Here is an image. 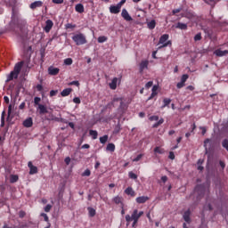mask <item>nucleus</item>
I'll list each match as a JSON object with an SVG mask.
<instances>
[{
  "mask_svg": "<svg viewBox=\"0 0 228 228\" xmlns=\"http://www.w3.org/2000/svg\"><path fill=\"white\" fill-rule=\"evenodd\" d=\"M11 26H15V35L20 38H26L28 37V22L26 20L19 18V14L15 12V8H12V20L10 22Z\"/></svg>",
  "mask_w": 228,
  "mask_h": 228,
  "instance_id": "1",
  "label": "nucleus"
},
{
  "mask_svg": "<svg viewBox=\"0 0 228 228\" xmlns=\"http://www.w3.org/2000/svg\"><path fill=\"white\" fill-rule=\"evenodd\" d=\"M211 186V183L209 180H207L202 184L196 185L194 191L198 193V199H202L204 195H209V187Z\"/></svg>",
  "mask_w": 228,
  "mask_h": 228,
  "instance_id": "2",
  "label": "nucleus"
},
{
  "mask_svg": "<svg viewBox=\"0 0 228 228\" xmlns=\"http://www.w3.org/2000/svg\"><path fill=\"white\" fill-rule=\"evenodd\" d=\"M22 67H24V61L16 63L13 70L7 76L6 82L8 83L13 81V79H17L20 74V70H22Z\"/></svg>",
  "mask_w": 228,
  "mask_h": 228,
  "instance_id": "3",
  "label": "nucleus"
},
{
  "mask_svg": "<svg viewBox=\"0 0 228 228\" xmlns=\"http://www.w3.org/2000/svg\"><path fill=\"white\" fill-rule=\"evenodd\" d=\"M143 216V211H138V209H134L132 215H126L125 216L126 222L131 224L133 221H139L140 217Z\"/></svg>",
  "mask_w": 228,
  "mask_h": 228,
  "instance_id": "4",
  "label": "nucleus"
},
{
  "mask_svg": "<svg viewBox=\"0 0 228 228\" xmlns=\"http://www.w3.org/2000/svg\"><path fill=\"white\" fill-rule=\"evenodd\" d=\"M72 40L75 42L76 45H85L87 42L86 37H85L83 33L74 35Z\"/></svg>",
  "mask_w": 228,
  "mask_h": 228,
  "instance_id": "5",
  "label": "nucleus"
},
{
  "mask_svg": "<svg viewBox=\"0 0 228 228\" xmlns=\"http://www.w3.org/2000/svg\"><path fill=\"white\" fill-rule=\"evenodd\" d=\"M169 38L168 34H164L160 37L159 44H162L160 47H168V45H172V41H167Z\"/></svg>",
  "mask_w": 228,
  "mask_h": 228,
  "instance_id": "6",
  "label": "nucleus"
},
{
  "mask_svg": "<svg viewBox=\"0 0 228 228\" xmlns=\"http://www.w3.org/2000/svg\"><path fill=\"white\" fill-rule=\"evenodd\" d=\"M115 102H119V110H121L122 113H124V111H126V103H124L122 98H114L112 104H115Z\"/></svg>",
  "mask_w": 228,
  "mask_h": 228,
  "instance_id": "7",
  "label": "nucleus"
},
{
  "mask_svg": "<svg viewBox=\"0 0 228 228\" xmlns=\"http://www.w3.org/2000/svg\"><path fill=\"white\" fill-rule=\"evenodd\" d=\"M145 69H149V61L144 60L142 61L139 64V72L140 74H143V70H145Z\"/></svg>",
  "mask_w": 228,
  "mask_h": 228,
  "instance_id": "8",
  "label": "nucleus"
},
{
  "mask_svg": "<svg viewBox=\"0 0 228 228\" xmlns=\"http://www.w3.org/2000/svg\"><path fill=\"white\" fill-rule=\"evenodd\" d=\"M28 167L29 168L30 175H35V174H38V167H37L36 166H33V162L29 161L28 163Z\"/></svg>",
  "mask_w": 228,
  "mask_h": 228,
  "instance_id": "9",
  "label": "nucleus"
},
{
  "mask_svg": "<svg viewBox=\"0 0 228 228\" xmlns=\"http://www.w3.org/2000/svg\"><path fill=\"white\" fill-rule=\"evenodd\" d=\"M121 17H123V19H125V20H126L127 22H131V20H133V18L131 17V15H129V12L126 9L122 10Z\"/></svg>",
  "mask_w": 228,
  "mask_h": 228,
  "instance_id": "10",
  "label": "nucleus"
},
{
  "mask_svg": "<svg viewBox=\"0 0 228 228\" xmlns=\"http://www.w3.org/2000/svg\"><path fill=\"white\" fill-rule=\"evenodd\" d=\"M48 74L50 76H58V74H60V69L50 66L48 68Z\"/></svg>",
  "mask_w": 228,
  "mask_h": 228,
  "instance_id": "11",
  "label": "nucleus"
},
{
  "mask_svg": "<svg viewBox=\"0 0 228 228\" xmlns=\"http://www.w3.org/2000/svg\"><path fill=\"white\" fill-rule=\"evenodd\" d=\"M53 26H54V23L53 22V20H47L45 21V26L44 28L45 33H49V31H51V29H53Z\"/></svg>",
  "mask_w": 228,
  "mask_h": 228,
  "instance_id": "12",
  "label": "nucleus"
},
{
  "mask_svg": "<svg viewBox=\"0 0 228 228\" xmlns=\"http://www.w3.org/2000/svg\"><path fill=\"white\" fill-rule=\"evenodd\" d=\"M38 113L39 115H45L46 113H49V110H47V107L44 104H38Z\"/></svg>",
  "mask_w": 228,
  "mask_h": 228,
  "instance_id": "13",
  "label": "nucleus"
},
{
  "mask_svg": "<svg viewBox=\"0 0 228 228\" xmlns=\"http://www.w3.org/2000/svg\"><path fill=\"white\" fill-rule=\"evenodd\" d=\"M43 5H44V2L36 1V2H33L32 4H30L29 8H31V10H35L37 8H41V6H43Z\"/></svg>",
  "mask_w": 228,
  "mask_h": 228,
  "instance_id": "14",
  "label": "nucleus"
},
{
  "mask_svg": "<svg viewBox=\"0 0 228 228\" xmlns=\"http://www.w3.org/2000/svg\"><path fill=\"white\" fill-rule=\"evenodd\" d=\"M191 215V211H190V209H188L183 213V220L187 224H190L191 222V219L190 218Z\"/></svg>",
  "mask_w": 228,
  "mask_h": 228,
  "instance_id": "15",
  "label": "nucleus"
},
{
  "mask_svg": "<svg viewBox=\"0 0 228 228\" xmlns=\"http://www.w3.org/2000/svg\"><path fill=\"white\" fill-rule=\"evenodd\" d=\"M24 127H33V118H28L23 121Z\"/></svg>",
  "mask_w": 228,
  "mask_h": 228,
  "instance_id": "16",
  "label": "nucleus"
},
{
  "mask_svg": "<svg viewBox=\"0 0 228 228\" xmlns=\"http://www.w3.org/2000/svg\"><path fill=\"white\" fill-rule=\"evenodd\" d=\"M147 200H149V197L147 196H141L135 199V202H137V204H145Z\"/></svg>",
  "mask_w": 228,
  "mask_h": 228,
  "instance_id": "17",
  "label": "nucleus"
},
{
  "mask_svg": "<svg viewBox=\"0 0 228 228\" xmlns=\"http://www.w3.org/2000/svg\"><path fill=\"white\" fill-rule=\"evenodd\" d=\"M214 54L218 57L225 56L228 54V50L222 51L221 49H217L214 52Z\"/></svg>",
  "mask_w": 228,
  "mask_h": 228,
  "instance_id": "18",
  "label": "nucleus"
},
{
  "mask_svg": "<svg viewBox=\"0 0 228 228\" xmlns=\"http://www.w3.org/2000/svg\"><path fill=\"white\" fill-rule=\"evenodd\" d=\"M110 13H114V14L120 13V8L118 4L110 5Z\"/></svg>",
  "mask_w": 228,
  "mask_h": 228,
  "instance_id": "19",
  "label": "nucleus"
},
{
  "mask_svg": "<svg viewBox=\"0 0 228 228\" xmlns=\"http://www.w3.org/2000/svg\"><path fill=\"white\" fill-rule=\"evenodd\" d=\"M125 193L126 195H130V197H135L136 196V192L134 191V190H133V187H127L125 190Z\"/></svg>",
  "mask_w": 228,
  "mask_h": 228,
  "instance_id": "20",
  "label": "nucleus"
},
{
  "mask_svg": "<svg viewBox=\"0 0 228 228\" xmlns=\"http://www.w3.org/2000/svg\"><path fill=\"white\" fill-rule=\"evenodd\" d=\"M75 11L77 12V13H84L85 6L83 5V4H77L75 6Z\"/></svg>",
  "mask_w": 228,
  "mask_h": 228,
  "instance_id": "21",
  "label": "nucleus"
},
{
  "mask_svg": "<svg viewBox=\"0 0 228 228\" xmlns=\"http://www.w3.org/2000/svg\"><path fill=\"white\" fill-rule=\"evenodd\" d=\"M72 94V88L63 89L61 93V97H69Z\"/></svg>",
  "mask_w": 228,
  "mask_h": 228,
  "instance_id": "22",
  "label": "nucleus"
},
{
  "mask_svg": "<svg viewBox=\"0 0 228 228\" xmlns=\"http://www.w3.org/2000/svg\"><path fill=\"white\" fill-rule=\"evenodd\" d=\"M118 81V78L114 77L111 81V83L109 84V86L111 90H117V82Z\"/></svg>",
  "mask_w": 228,
  "mask_h": 228,
  "instance_id": "23",
  "label": "nucleus"
},
{
  "mask_svg": "<svg viewBox=\"0 0 228 228\" xmlns=\"http://www.w3.org/2000/svg\"><path fill=\"white\" fill-rule=\"evenodd\" d=\"M176 29H183L186 30L188 29V24L186 23H182V22H178L175 26Z\"/></svg>",
  "mask_w": 228,
  "mask_h": 228,
  "instance_id": "24",
  "label": "nucleus"
},
{
  "mask_svg": "<svg viewBox=\"0 0 228 228\" xmlns=\"http://www.w3.org/2000/svg\"><path fill=\"white\" fill-rule=\"evenodd\" d=\"M106 151L109 152H115V144L113 142H110L107 145Z\"/></svg>",
  "mask_w": 228,
  "mask_h": 228,
  "instance_id": "25",
  "label": "nucleus"
},
{
  "mask_svg": "<svg viewBox=\"0 0 228 228\" xmlns=\"http://www.w3.org/2000/svg\"><path fill=\"white\" fill-rule=\"evenodd\" d=\"M89 134L92 136L93 140H97V136H99V133H97L96 130H90Z\"/></svg>",
  "mask_w": 228,
  "mask_h": 228,
  "instance_id": "26",
  "label": "nucleus"
},
{
  "mask_svg": "<svg viewBox=\"0 0 228 228\" xmlns=\"http://www.w3.org/2000/svg\"><path fill=\"white\" fill-rule=\"evenodd\" d=\"M194 129H197L195 123L192 124L191 132L185 134L186 138H190L191 136V133H193Z\"/></svg>",
  "mask_w": 228,
  "mask_h": 228,
  "instance_id": "27",
  "label": "nucleus"
},
{
  "mask_svg": "<svg viewBox=\"0 0 228 228\" xmlns=\"http://www.w3.org/2000/svg\"><path fill=\"white\" fill-rule=\"evenodd\" d=\"M17 181H19V175H11V176H10V183H17Z\"/></svg>",
  "mask_w": 228,
  "mask_h": 228,
  "instance_id": "28",
  "label": "nucleus"
},
{
  "mask_svg": "<svg viewBox=\"0 0 228 228\" xmlns=\"http://www.w3.org/2000/svg\"><path fill=\"white\" fill-rule=\"evenodd\" d=\"M122 130V127L120 126V124L118 123L113 131V134H118V133H120V131Z\"/></svg>",
  "mask_w": 228,
  "mask_h": 228,
  "instance_id": "29",
  "label": "nucleus"
},
{
  "mask_svg": "<svg viewBox=\"0 0 228 228\" xmlns=\"http://www.w3.org/2000/svg\"><path fill=\"white\" fill-rule=\"evenodd\" d=\"M87 211L89 213V216L94 217L95 216V209L94 208H87Z\"/></svg>",
  "mask_w": 228,
  "mask_h": 228,
  "instance_id": "30",
  "label": "nucleus"
},
{
  "mask_svg": "<svg viewBox=\"0 0 228 228\" xmlns=\"http://www.w3.org/2000/svg\"><path fill=\"white\" fill-rule=\"evenodd\" d=\"M154 152L156 154H165V150L164 149H161L159 147H155L154 148Z\"/></svg>",
  "mask_w": 228,
  "mask_h": 228,
  "instance_id": "31",
  "label": "nucleus"
},
{
  "mask_svg": "<svg viewBox=\"0 0 228 228\" xmlns=\"http://www.w3.org/2000/svg\"><path fill=\"white\" fill-rule=\"evenodd\" d=\"M164 105L162 106V108H167V106H168L171 102L172 100L170 98H165L163 100Z\"/></svg>",
  "mask_w": 228,
  "mask_h": 228,
  "instance_id": "32",
  "label": "nucleus"
},
{
  "mask_svg": "<svg viewBox=\"0 0 228 228\" xmlns=\"http://www.w3.org/2000/svg\"><path fill=\"white\" fill-rule=\"evenodd\" d=\"M149 29H154L156 28V20H152L148 23Z\"/></svg>",
  "mask_w": 228,
  "mask_h": 228,
  "instance_id": "33",
  "label": "nucleus"
},
{
  "mask_svg": "<svg viewBox=\"0 0 228 228\" xmlns=\"http://www.w3.org/2000/svg\"><path fill=\"white\" fill-rule=\"evenodd\" d=\"M163 122H165V119L160 118L157 123H155V124L152 126V127H153L154 129H156V128L159 127V126H161V124H163Z\"/></svg>",
  "mask_w": 228,
  "mask_h": 228,
  "instance_id": "34",
  "label": "nucleus"
},
{
  "mask_svg": "<svg viewBox=\"0 0 228 228\" xmlns=\"http://www.w3.org/2000/svg\"><path fill=\"white\" fill-rule=\"evenodd\" d=\"M108 37L106 36H101L98 37L99 44H104V42H107Z\"/></svg>",
  "mask_w": 228,
  "mask_h": 228,
  "instance_id": "35",
  "label": "nucleus"
},
{
  "mask_svg": "<svg viewBox=\"0 0 228 228\" xmlns=\"http://www.w3.org/2000/svg\"><path fill=\"white\" fill-rule=\"evenodd\" d=\"M113 202L116 203V204H122V197H120V196H116V197L113 199Z\"/></svg>",
  "mask_w": 228,
  "mask_h": 228,
  "instance_id": "36",
  "label": "nucleus"
},
{
  "mask_svg": "<svg viewBox=\"0 0 228 228\" xmlns=\"http://www.w3.org/2000/svg\"><path fill=\"white\" fill-rule=\"evenodd\" d=\"M128 177H129L130 179H134V180L138 179V175H137L136 174L133 173V171H130V172L128 173Z\"/></svg>",
  "mask_w": 228,
  "mask_h": 228,
  "instance_id": "37",
  "label": "nucleus"
},
{
  "mask_svg": "<svg viewBox=\"0 0 228 228\" xmlns=\"http://www.w3.org/2000/svg\"><path fill=\"white\" fill-rule=\"evenodd\" d=\"M222 146L224 147V149H225V151H227L228 152V139H224L222 142Z\"/></svg>",
  "mask_w": 228,
  "mask_h": 228,
  "instance_id": "38",
  "label": "nucleus"
},
{
  "mask_svg": "<svg viewBox=\"0 0 228 228\" xmlns=\"http://www.w3.org/2000/svg\"><path fill=\"white\" fill-rule=\"evenodd\" d=\"M200 40H202V34L201 33L196 34L194 37V42H199Z\"/></svg>",
  "mask_w": 228,
  "mask_h": 228,
  "instance_id": "39",
  "label": "nucleus"
},
{
  "mask_svg": "<svg viewBox=\"0 0 228 228\" xmlns=\"http://www.w3.org/2000/svg\"><path fill=\"white\" fill-rule=\"evenodd\" d=\"M106 142H108V135H103L102 137H100V142L104 144L106 143Z\"/></svg>",
  "mask_w": 228,
  "mask_h": 228,
  "instance_id": "40",
  "label": "nucleus"
},
{
  "mask_svg": "<svg viewBox=\"0 0 228 228\" xmlns=\"http://www.w3.org/2000/svg\"><path fill=\"white\" fill-rule=\"evenodd\" d=\"M66 29H74V28H76V24H72V23H67L65 25Z\"/></svg>",
  "mask_w": 228,
  "mask_h": 228,
  "instance_id": "41",
  "label": "nucleus"
},
{
  "mask_svg": "<svg viewBox=\"0 0 228 228\" xmlns=\"http://www.w3.org/2000/svg\"><path fill=\"white\" fill-rule=\"evenodd\" d=\"M92 174V172L90 171V169H86L84 171V173L82 174V175L85 177H90V175Z\"/></svg>",
  "mask_w": 228,
  "mask_h": 228,
  "instance_id": "42",
  "label": "nucleus"
},
{
  "mask_svg": "<svg viewBox=\"0 0 228 228\" xmlns=\"http://www.w3.org/2000/svg\"><path fill=\"white\" fill-rule=\"evenodd\" d=\"M149 120H151V122H158V120H159V116H151L149 118Z\"/></svg>",
  "mask_w": 228,
  "mask_h": 228,
  "instance_id": "43",
  "label": "nucleus"
},
{
  "mask_svg": "<svg viewBox=\"0 0 228 228\" xmlns=\"http://www.w3.org/2000/svg\"><path fill=\"white\" fill-rule=\"evenodd\" d=\"M72 63H73L72 58H67L64 60L65 65H72Z\"/></svg>",
  "mask_w": 228,
  "mask_h": 228,
  "instance_id": "44",
  "label": "nucleus"
},
{
  "mask_svg": "<svg viewBox=\"0 0 228 228\" xmlns=\"http://www.w3.org/2000/svg\"><path fill=\"white\" fill-rule=\"evenodd\" d=\"M188 77H189L188 74L183 75L182 77H181L182 83H184V84H185L186 81H188Z\"/></svg>",
  "mask_w": 228,
  "mask_h": 228,
  "instance_id": "45",
  "label": "nucleus"
},
{
  "mask_svg": "<svg viewBox=\"0 0 228 228\" xmlns=\"http://www.w3.org/2000/svg\"><path fill=\"white\" fill-rule=\"evenodd\" d=\"M180 12H183V7H180V8H178V9H174V10L172 11V14H173V15H175L176 13H180Z\"/></svg>",
  "mask_w": 228,
  "mask_h": 228,
  "instance_id": "46",
  "label": "nucleus"
},
{
  "mask_svg": "<svg viewBox=\"0 0 228 228\" xmlns=\"http://www.w3.org/2000/svg\"><path fill=\"white\" fill-rule=\"evenodd\" d=\"M4 111L2 112V117H1V127H4Z\"/></svg>",
  "mask_w": 228,
  "mask_h": 228,
  "instance_id": "47",
  "label": "nucleus"
},
{
  "mask_svg": "<svg viewBox=\"0 0 228 228\" xmlns=\"http://www.w3.org/2000/svg\"><path fill=\"white\" fill-rule=\"evenodd\" d=\"M51 209H53V206L48 204L45 207V213H49V211H51Z\"/></svg>",
  "mask_w": 228,
  "mask_h": 228,
  "instance_id": "48",
  "label": "nucleus"
},
{
  "mask_svg": "<svg viewBox=\"0 0 228 228\" xmlns=\"http://www.w3.org/2000/svg\"><path fill=\"white\" fill-rule=\"evenodd\" d=\"M40 101H42L40 99V97H35L34 98V104H36V106H38V104H40Z\"/></svg>",
  "mask_w": 228,
  "mask_h": 228,
  "instance_id": "49",
  "label": "nucleus"
},
{
  "mask_svg": "<svg viewBox=\"0 0 228 228\" xmlns=\"http://www.w3.org/2000/svg\"><path fill=\"white\" fill-rule=\"evenodd\" d=\"M58 94V90H52L50 91V97H54Z\"/></svg>",
  "mask_w": 228,
  "mask_h": 228,
  "instance_id": "50",
  "label": "nucleus"
},
{
  "mask_svg": "<svg viewBox=\"0 0 228 228\" xmlns=\"http://www.w3.org/2000/svg\"><path fill=\"white\" fill-rule=\"evenodd\" d=\"M142 158H143V154H139L135 159H133V161L138 162Z\"/></svg>",
  "mask_w": 228,
  "mask_h": 228,
  "instance_id": "51",
  "label": "nucleus"
},
{
  "mask_svg": "<svg viewBox=\"0 0 228 228\" xmlns=\"http://www.w3.org/2000/svg\"><path fill=\"white\" fill-rule=\"evenodd\" d=\"M73 102H75V104H81V99H79V97H75Z\"/></svg>",
  "mask_w": 228,
  "mask_h": 228,
  "instance_id": "52",
  "label": "nucleus"
},
{
  "mask_svg": "<svg viewBox=\"0 0 228 228\" xmlns=\"http://www.w3.org/2000/svg\"><path fill=\"white\" fill-rule=\"evenodd\" d=\"M41 216H43L45 222H49V216H47V214L42 213Z\"/></svg>",
  "mask_w": 228,
  "mask_h": 228,
  "instance_id": "53",
  "label": "nucleus"
},
{
  "mask_svg": "<svg viewBox=\"0 0 228 228\" xmlns=\"http://www.w3.org/2000/svg\"><path fill=\"white\" fill-rule=\"evenodd\" d=\"M184 86H185L184 82L180 81L179 83H177L176 87L180 89V88H183Z\"/></svg>",
  "mask_w": 228,
  "mask_h": 228,
  "instance_id": "54",
  "label": "nucleus"
},
{
  "mask_svg": "<svg viewBox=\"0 0 228 228\" xmlns=\"http://www.w3.org/2000/svg\"><path fill=\"white\" fill-rule=\"evenodd\" d=\"M24 216H26V212H24V210H20L19 212V217L20 218H24Z\"/></svg>",
  "mask_w": 228,
  "mask_h": 228,
  "instance_id": "55",
  "label": "nucleus"
},
{
  "mask_svg": "<svg viewBox=\"0 0 228 228\" xmlns=\"http://www.w3.org/2000/svg\"><path fill=\"white\" fill-rule=\"evenodd\" d=\"M152 85H154V83L152 81H149L146 83L145 88L149 89L152 86Z\"/></svg>",
  "mask_w": 228,
  "mask_h": 228,
  "instance_id": "56",
  "label": "nucleus"
},
{
  "mask_svg": "<svg viewBox=\"0 0 228 228\" xmlns=\"http://www.w3.org/2000/svg\"><path fill=\"white\" fill-rule=\"evenodd\" d=\"M156 95H158V93H152V92H151V94L150 97L148 98V101H152V99L155 98Z\"/></svg>",
  "mask_w": 228,
  "mask_h": 228,
  "instance_id": "57",
  "label": "nucleus"
},
{
  "mask_svg": "<svg viewBox=\"0 0 228 228\" xmlns=\"http://www.w3.org/2000/svg\"><path fill=\"white\" fill-rule=\"evenodd\" d=\"M37 92H42L44 90V86H42V85L38 84L37 86H36Z\"/></svg>",
  "mask_w": 228,
  "mask_h": 228,
  "instance_id": "58",
  "label": "nucleus"
},
{
  "mask_svg": "<svg viewBox=\"0 0 228 228\" xmlns=\"http://www.w3.org/2000/svg\"><path fill=\"white\" fill-rule=\"evenodd\" d=\"M211 142V140L210 139H206L204 141V148L205 149H208V143H210Z\"/></svg>",
  "mask_w": 228,
  "mask_h": 228,
  "instance_id": "59",
  "label": "nucleus"
},
{
  "mask_svg": "<svg viewBox=\"0 0 228 228\" xmlns=\"http://www.w3.org/2000/svg\"><path fill=\"white\" fill-rule=\"evenodd\" d=\"M168 158H169V159H175V154H174L173 151H170Z\"/></svg>",
  "mask_w": 228,
  "mask_h": 228,
  "instance_id": "60",
  "label": "nucleus"
},
{
  "mask_svg": "<svg viewBox=\"0 0 228 228\" xmlns=\"http://www.w3.org/2000/svg\"><path fill=\"white\" fill-rule=\"evenodd\" d=\"M24 108H26V102H23L20 104L19 110H24Z\"/></svg>",
  "mask_w": 228,
  "mask_h": 228,
  "instance_id": "61",
  "label": "nucleus"
},
{
  "mask_svg": "<svg viewBox=\"0 0 228 228\" xmlns=\"http://www.w3.org/2000/svg\"><path fill=\"white\" fill-rule=\"evenodd\" d=\"M200 129H201V134L204 136V134H206L208 130L206 129V126H200Z\"/></svg>",
  "mask_w": 228,
  "mask_h": 228,
  "instance_id": "62",
  "label": "nucleus"
},
{
  "mask_svg": "<svg viewBox=\"0 0 228 228\" xmlns=\"http://www.w3.org/2000/svg\"><path fill=\"white\" fill-rule=\"evenodd\" d=\"M158 88H159L158 86H153V87H152V89H151V92H152L153 94H158Z\"/></svg>",
  "mask_w": 228,
  "mask_h": 228,
  "instance_id": "63",
  "label": "nucleus"
},
{
  "mask_svg": "<svg viewBox=\"0 0 228 228\" xmlns=\"http://www.w3.org/2000/svg\"><path fill=\"white\" fill-rule=\"evenodd\" d=\"M126 3V0H121L118 5L119 6V8H122V5Z\"/></svg>",
  "mask_w": 228,
  "mask_h": 228,
  "instance_id": "64",
  "label": "nucleus"
}]
</instances>
